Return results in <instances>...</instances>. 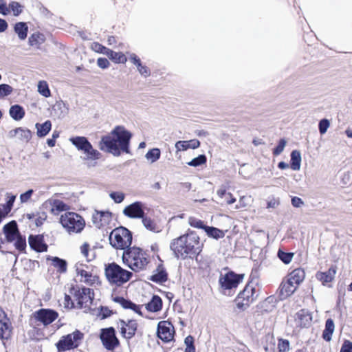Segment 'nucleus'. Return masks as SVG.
Listing matches in <instances>:
<instances>
[{
    "label": "nucleus",
    "mask_w": 352,
    "mask_h": 352,
    "mask_svg": "<svg viewBox=\"0 0 352 352\" xmlns=\"http://www.w3.org/2000/svg\"><path fill=\"white\" fill-rule=\"evenodd\" d=\"M130 132L124 126H118L108 135L103 136L99 143L102 151L119 156L121 152L129 153Z\"/></svg>",
    "instance_id": "1"
},
{
    "label": "nucleus",
    "mask_w": 352,
    "mask_h": 352,
    "mask_svg": "<svg viewBox=\"0 0 352 352\" xmlns=\"http://www.w3.org/2000/svg\"><path fill=\"white\" fill-rule=\"evenodd\" d=\"M201 248L199 237L192 232L175 239L170 243V249L175 256L182 259L199 254Z\"/></svg>",
    "instance_id": "2"
},
{
    "label": "nucleus",
    "mask_w": 352,
    "mask_h": 352,
    "mask_svg": "<svg viewBox=\"0 0 352 352\" xmlns=\"http://www.w3.org/2000/svg\"><path fill=\"white\" fill-rule=\"evenodd\" d=\"M123 263L133 271L138 272L144 270L149 263L148 255L142 249L137 247L129 248L122 254Z\"/></svg>",
    "instance_id": "3"
},
{
    "label": "nucleus",
    "mask_w": 352,
    "mask_h": 352,
    "mask_svg": "<svg viewBox=\"0 0 352 352\" xmlns=\"http://www.w3.org/2000/svg\"><path fill=\"white\" fill-rule=\"evenodd\" d=\"M105 275L111 284L120 286L130 280L132 273L112 263L106 266Z\"/></svg>",
    "instance_id": "4"
},
{
    "label": "nucleus",
    "mask_w": 352,
    "mask_h": 352,
    "mask_svg": "<svg viewBox=\"0 0 352 352\" xmlns=\"http://www.w3.org/2000/svg\"><path fill=\"white\" fill-rule=\"evenodd\" d=\"M110 244L116 249L126 250L129 248L132 242V234L127 228L119 227L109 234Z\"/></svg>",
    "instance_id": "5"
},
{
    "label": "nucleus",
    "mask_w": 352,
    "mask_h": 352,
    "mask_svg": "<svg viewBox=\"0 0 352 352\" xmlns=\"http://www.w3.org/2000/svg\"><path fill=\"white\" fill-rule=\"evenodd\" d=\"M60 223L69 234L80 233L85 226L83 218L77 213L72 212L62 214L60 218Z\"/></svg>",
    "instance_id": "6"
},
{
    "label": "nucleus",
    "mask_w": 352,
    "mask_h": 352,
    "mask_svg": "<svg viewBox=\"0 0 352 352\" xmlns=\"http://www.w3.org/2000/svg\"><path fill=\"white\" fill-rule=\"evenodd\" d=\"M70 293L76 302V307L89 308L92 304L94 292L91 289L76 287L72 288Z\"/></svg>",
    "instance_id": "7"
},
{
    "label": "nucleus",
    "mask_w": 352,
    "mask_h": 352,
    "mask_svg": "<svg viewBox=\"0 0 352 352\" xmlns=\"http://www.w3.org/2000/svg\"><path fill=\"white\" fill-rule=\"evenodd\" d=\"M82 338L83 334L79 331H76L61 337L59 341L56 344L58 351H65L78 347Z\"/></svg>",
    "instance_id": "8"
},
{
    "label": "nucleus",
    "mask_w": 352,
    "mask_h": 352,
    "mask_svg": "<svg viewBox=\"0 0 352 352\" xmlns=\"http://www.w3.org/2000/svg\"><path fill=\"white\" fill-rule=\"evenodd\" d=\"M243 278V275L236 274L232 272L221 276L219 279V283L223 294L228 296L232 295V291L238 287Z\"/></svg>",
    "instance_id": "9"
},
{
    "label": "nucleus",
    "mask_w": 352,
    "mask_h": 352,
    "mask_svg": "<svg viewBox=\"0 0 352 352\" xmlns=\"http://www.w3.org/2000/svg\"><path fill=\"white\" fill-rule=\"evenodd\" d=\"M75 269L76 277L80 282L91 285L97 280V276L93 274L91 266L78 262Z\"/></svg>",
    "instance_id": "10"
},
{
    "label": "nucleus",
    "mask_w": 352,
    "mask_h": 352,
    "mask_svg": "<svg viewBox=\"0 0 352 352\" xmlns=\"http://www.w3.org/2000/svg\"><path fill=\"white\" fill-rule=\"evenodd\" d=\"M102 344L107 350H113L119 345L114 328L102 329L100 336Z\"/></svg>",
    "instance_id": "11"
},
{
    "label": "nucleus",
    "mask_w": 352,
    "mask_h": 352,
    "mask_svg": "<svg viewBox=\"0 0 352 352\" xmlns=\"http://www.w3.org/2000/svg\"><path fill=\"white\" fill-rule=\"evenodd\" d=\"M118 328L120 330L122 336L127 339H131L135 334L138 329V323L134 320H128L124 321L120 320L118 322Z\"/></svg>",
    "instance_id": "12"
},
{
    "label": "nucleus",
    "mask_w": 352,
    "mask_h": 352,
    "mask_svg": "<svg viewBox=\"0 0 352 352\" xmlns=\"http://www.w3.org/2000/svg\"><path fill=\"white\" fill-rule=\"evenodd\" d=\"M144 205L140 201H135L126 206L122 213L131 219H141L144 214Z\"/></svg>",
    "instance_id": "13"
},
{
    "label": "nucleus",
    "mask_w": 352,
    "mask_h": 352,
    "mask_svg": "<svg viewBox=\"0 0 352 352\" xmlns=\"http://www.w3.org/2000/svg\"><path fill=\"white\" fill-rule=\"evenodd\" d=\"M157 336L165 342L173 340L174 329L170 322L168 321H160L157 325Z\"/></svg>",
    "instance_id": "14"
},
{
    "label": "nucleus",
    "mask_w": 352,
    "mask_h": 352,
    "mask_svg": "<svg viewBox=\"0 0 352 352\" xmlns=\"http://www.w3.org/2000/svg\"><path fill=\"white\" fill-rule=\"evenodd\" d=\"M36 320L44 325H48L58 318V313L52 309H41L34 314Z\"/></svg>",
    "instance_id": "15"
},
{
    "label": "nucleus",
    "mask_w": 352,
    "mask_h": 352,
    "mask_svg": "<svg viewBox=\"0 0 352 352\" xmlns=\"http://www.w3.org/2000/svg\"><path fill=\"white\" fill-rule=\"evenodd\" d=\"M296 285H294L287 278L284 279L278 290V297L283 300L290 296L296 289Z\"/></svg>",
    "instance_id": "16"
},
{
    "label": "nucleus",
    "mask_w": 352,
    "mask_h": 352,
    "mask_svg": "<svg viewBox=\"0 0 352 352\" xmlns=\"http://www.w3.org/2000/svg\"><path fill=\"white\" fill-rule=\"evenodd\" d=\"M82 152L84 154L82 160L87 162V166L89 167L94 166L96 163L94 162L92 164V162L99 160L102 156V154L98 150L95 149L91 144L86 147V148Z\"/></svg>",
    "instance_id": "17"
},
{
    "label": "nucleus",
    "mask_w": 352,
    "mask_h": 352,
    "mask_svg": "<svg viewBox=\"0 0 352 352\" xmlns=\"http://www.w3.org/2000/svg\"><path fill=\"white\" fill-rule=\"evenodd\" d=\"M43 206L45 208L50 207V212L55 215L58 214L60 212L66 211L69 209V206L65 204L63 201L55 199H50L47 200Z\"/></svg>",
    "instance_id": "18"
},
{
    "label": "nucleus",
    "mask_w": 352,
    "mask_h": 352,
    "mask_svg": "<svg viewBox=\"0 0 352 352\" xmlns=\"http://www.w3.org/2000/svg\"><path fill=\"white\" fill-rule=\"evenodd\" d=\"M8 136L11 139L18 138L20 140L28 142L32 138V133L29 129L19 127L10 131Z\"/></svg>",
    "instance_id": "19"
},
{
    "label": "nucleus",
    "mask_w": 352,
    "mask_h": 352,
    "mask_svg": "<svg viewBox=\"0 0 352 352\" xmlns=\"http://www.w3.org/2000/svg\"><path fill=\"white\" fill-rule=\"evenodd\" d=\"M3 232L8 242L14 241L20 235L17 224L14 221L6 224L3 227Z\"/></svg>",
    "instance_id": "20"
},
{
    "label": "nucleus",
    "mask_w": 352,
    "mask_h": 352,
    "mask_svg": "<svg viewBox=\"0 0 352 352\" xmlns=\"http://www.w3.org/2000/svg\"><path fill=\"white\" fill-rule=\"evenodd\" d=\"M336 266H331L327 271L317 272L316 276L323 285H325L327 283H331L334 279L336 274Z\"/></svg>",
    "instance_id": "21"
},
{
    "label": "nucleus",
    "mask_w": 352,
    "mask_h": 352,
    "mask_svg": "<svg viewBox=\"0 0 352 352\" xmlns=\"http://www.w3.org/2000/svg\"><path fill=\"white\" fill-rule=\"evenodd\" d=\"M29 243L30 247L37 252L47 251V245L44 243L43 236H30Z\"/></svg>",
    "instance_id": "22"
},
{
    "label": "nucleus",
    "mask_w": 352,
    "mask_h": 352,
    "mask_svg": "<svg viewBox=\"0 0 352 352\" xmlns=\"http://www.w3.org/2000/svg\"><path fill=\"white\" fill-rule=\"evenodd\" d=\"M200 146V142L197 139L190 140L188 141H177L175 147L177 152L184 151L189 148L195 149Z\"/></svg>",
    "instance_id": "23"
},
{
    "label": "nucleus",
    "mask_w": 352,
    "mask_h": 352,
    "mask_svg": "<svg viewBox=\"0 0 352 352\" xmlns=\"http://www.w3.org/2000/svg\"><path fill=\"white\" fill-rule=\"evenodd\" d=\"M305 278V272L301 268H298L293 270L287 276V278L290 280L294 285H298L303 281Z\"/></svg>",
    "instance_id": "24"
},
{
    "label": "nucleus",
    "mask_w": 352,
    "mask_h": 352,
    "mask_svg": "<svg viewBox=\"0 0 352 352\" xmlns=\"http://www.w3.org/2000/svg\"><path fill=\"white\" fill-rule=\"evenodd\" d=\"M114 301L120 304L123 308L130 309L133 310L135 313H137L140 316L142 315L140 307L139 305L134 304L131 301L126 300L122 297H116L114 298Z\"/></svg>",
    "instance_id": "25"
},
{
    "label": "nucleus",
    "mask_w": 352,
    "mask_h": 352,
    "mask_svg": "<svg viewBox=\"0 0 352 352\" xmlns=\"http://www.w3.org/2000/svg\"><path fill=\"white\" fill-rule=\"evenodd\" d=\"M69 142L78 150L83 151L91 143L84 136H75L69 139Z\"/></svg>",
    "instance_id": "26"
},
{
    "label": "nucleus",
    "mask_w": 352,
    "mask_h": 352,
    "mask_svg": "<svg viewBox=\"0 0 352 352\" xmlns=\"http://www.w3.org/2000/svg\"><path fill=\"white\" fill-rule=\"evenodd\" d=\"M254 287L252 285H247L243 290L239 294V299H242L243 301L250 303L254 300Z\"/></svg>",
    "instance_id": "27"
},
{
    "label": "nucleus",
    "mask_w": 352,
    "mask_h": 352,
    "mask_svg": "<svg viewBox=\"0 0 352 352\" xmlns=\"http://www.w3.org/2000/svg\"><path fill=\"white\" fill-rule=\"evenodd\" d=\"M14 31L20 40L24 41L28 36V26L25 22H18L14 26Z\"/></svg>",
    "instance_id": "28"
},
{
    "label": "nucleus",
    "mask_w": 352,
    "mask_h": 352,
    "mask_svg": "<svg viewBox=\"0 0 352 352\" xmlns=\"http://www.w3.org/2000/svg\"><path fill=\"white\" fill-rule=\"evenodd\" d=\"M218 197L223 201L224 203L230 205L236 201V199L233 197L232 194L227 192L224 186H221L217 191Z\"/></svg>",
    "instance_id": "29"
},
{
    "label": "nucleus",
    "mask_w": 352,
    "mask_h": 352,
    "mask_svg": "<svg viewBox=\"0 0 352 352\" xmlns=\"http://www.w3.org/2000/svg\"><path fill=\"white\" fill-rule=\"evenodd\" d=\"M151 280L155 283H164L167 280V273L162 265H159L153 274L151 276Z\"/></svg>",
    "instance_id": "30"
},
{
    "label": "nucleus",
    "mask_w": 352,
    "mask_h": 352,
    "mask_svg": "<svg viewBox=\"0 0 352 352\" xmlns=\"http://www.w3.org/2000/svg\"><path fill=\"white\" fill-rule=\"evenodd\" d=\"M36 129V135L39 138L46 136L52 129V122L50 120H46L44 123H36L35 125Z\"/></svg>",
    "instance_id": "31"
},
{
    "label": "nucleus",
    "mask_w": 352,
    "mask_h": 352,
    "mask_svg": "<svg viewBox=\"0 0 352 352\" xmlns=\"http://www.w3.org/2000/svg\"><path fill=\"white\" fill-rule=\"evenodd\" d=\"M334 322L331 318H328L325 322V327L322 332V338L329 342L331 340L332 334L334 331Z\"/></svg>",
    "instance_id": "32"
},
{
    "label": "nucleus",
    "mask_w": 352,
    "mask_h": 352,
    "mask_svg": "<svg viewBox=\"0 0 352 352\" xmlns=\"http://www.w3.org/2000/svg\"><path fill=\"white\" fill-rule=\"evenodd\" d=\"M45 41V36L43 34L36 32L32 34L28 38V43L30 46H34L39 49L40 46Z\"/></svg>",
    "instance_id": "33"
},
{
    "label": "nucleus",
    "mask_w": 352,
    "mask_h": 352,
    "mask_svg": "<svg viewBox=\"0 0 352 352\" xmlns=\"http://www.w3.org/2000/svg\"><path fill=\"white\" fill-rule=\"evenodd\" d=\"M263 345L265 352H274L276 341L274 336L270 333L266 334L263 338Z\"/></svg>",
    "instance_id": "34"
},
{
    "label": "nucleus",
    "mask_w": 352,
    "mask_h": 352,
    "mask_svg": "<svg viewBox=\"0 0 352 352\" xmlns=\"http://www.w3.org/2000/svg\"><path fill=\"white\" fill-rule=\"evenodd\" d=\"M162 301L160 296H153L149 302L146 305V308L148 311L152 312H157L162 309Z\"/></svg>",
    "instance_id": "35"
},
{
    "label": "nucleus",
    "mask_w": 352,
    "mask_h": 352,
    "mask_svg": "<svg viewBox=\"0 0 352 352\" xmlns=\"http://www.w3.org/2000/svg\"><path fill=\"white\" fill-rule=\"evenodd\" d=\"M9 113L10 116L16 121L21 120L25 116V111L23 108L19 104L12 106L10 109Z\"/></svg>",
    "instance_id": "36"
},
{
    "label": "nucleus",
    "mask_w": 352,
    "mask_h": 352,
    "mask_svg": "<svg viewBox=\"0 0 352 352\" xmlns=\"http://www.w3.org/2000/svg\"><path fill=\"white\" fill-rule=\"evenodd\" d=\"M295 322L297 326L305 327L308 324V311L305 309L299 311L296 314Z\"/></svg>",
    "instance_id": "37"
},
{
    "label": "nucleus",
    "mask_w": 352,
    "mask_h": 352,
    "mask_svg": "<svg viewBox=\"0 0 352 352\" xmlns=\"http://www.w3.org/2000/svg\"><path fill=\"white\" fill-rule=\"evenodd\" d=\"M301 164V155L300 153L294 150L291 153V164L290 167L294 170H299Z\"/></svg>",
    "instance_id": "38"
},
{
    "label": "nucleus",
    "mask_w": 352,
    "mask_h": 352,
    "mask_svg": "<svg viewBox=\"0 0 352 352\" xmlns=\"http://www.w3.org/2000/svg\"><path fill=\"white\" fill-rule=\"evenodd\" d=\"M141 219L142 223L146 230L152 232L159 231V228L153 219H152L149 217L145 216L144 214L143 217H142Z\"/></svg>",
    "instance_id": "39"
},
{
    "label": "nucleus",
    "mask_w": 352,
    "mask_h": 352,
    "mask_svg": "<svg viewBox=\"0 0 352 352\" xmlns=\"http://www.w3.org/2000/svg\"><path fill=\"white\" fill-rule=\"evenodd\" d=\"M161 155V151L157 148L150 149L145 155L146 159L151 163L157 161Z\"/></svg>",
    "instance_id": "40"
},
{
    "label": "nucleus",
    "mask_w": 352,
    "mask_h": 352,
    "mask_svg": "<svg viewBox=\"0 0 352 352\" xmlns=\"http://www.w3.org/2000/svg\"><path fill=\"white\" fill-rule=\"evenodd\" d=\"M205 231L208 236L218 239L224 236V233L222 230L214 228L207 226L205 228Z\"/></svg>",
    "instance_id": "41"
},
{
    "label": "nucleus",
    "mask_w": 352,
    "mask_h": 352,
    "mask_svg": "<svg viewBox=\"0 0 352 352\" xmlns=\"http://www.w3.org/2000/svg\"><path fill=\"white\" fill-rule=\"evenodd\" d=\"M52 265L60 273H65L67 271V262L62 258L54 257L52 258Z\"/></svg>",
    "instance_id": "42"
},
{
    "label": "nucleus",
    "mask_w": 352,
    "mask_h": 352,
    "mask_svg": "<svg viewBox=\"0 0 352 352\" xmlns=\"http://www.w3.org/2000/svg\"><path fill=\"white\" fill-rule=\"evenodd\" d=\"M7 202L5 205L3 206V208L1 210H3V212L6 215H7L11 210L13 204L16 199V195H12L10 193H6Z\"/></svg>",
    "instance_id": "43"
},
{
    "label": "nucleus",
    "mask_w": 352,
    "mask_h": 352,
    "mask_svg": "<svg viewBox=\"0 0 352 352\" xmlns=\"http://www.w3.org/2000/svg\"><path fill=\"white\" fill-rule=\"evenodd\" d=\"M11 329L7 322L0 324V338L7 340L10 338Z\"/></svg>",
    "instance_id": "44"
},
{
    "label": "nucleus",
    "mask_w": 352,
    "mask_h": 352,
    "mask_svg": "<svg viewBox=\"0 0 352 352\" xmlns=\"http://www.w3.org/2000/svg\"><path fill=\"white\" fill-rule=\"evenodd\" d=\"M38 91L43 96L47 98L50 96V90L46 81L41 80L38 83Z\"/></svg>",
    "instance_id": "45"
},
{
    "label": "nucleus",
    "mask_w": 352,
    "mask_h": 352,
    "mask_svg": "<svg viewBox=\"0 0 352 352\" xmlns=\"http://www.w3.org/2000/svg\"><path fill=\"white\" fill-rule=\"evenodd\" d=\"M8 8L10 9V12H12L15 16L21 14L23 8V6L16 1H11Z\"/></svg>",
    "instance_id": "46"
},
{
    "label": "nucleus",
    "mask_w": 352,
    "mask_h": 352,
    "mask_svg": "<svg viewBox=\"0 0 352 352\" xmlns=\"http://www.w3.org/2000/svg\"><path fill=\"white\" fill-rule=\"evenodd\" d=\"M206 156L205 155H199L198 157L192 159L187 164L190 166L197 167L204 164L206 162Z\"/></svg>",
    "instance_id": "47"
},
{
    "label": "nucleus",
    "mask_w": 352,
    "mask_h": 352,
    "mask_svg": "<svg viewBox=\"0 0 352 352\" xmlns=\"http://www.w3.org/2000/svg\"><path fill=\"white\" fill-rule=\"evenodd\" d=\"M110 59L116 63H125L127 61V58L122 52H113L112 56Z\"/></svg>",
    "instance_id": "48"
},
{
    "label": "nucleus",
    "mask_w": 352,
    "mask_h": 352,
    "mask_svg": "<svg viewBox=\"0 0 352 352\" xmlns=\"http://www.w3.org/2000/svg\"><path fill=\"white\" fill-rule=\"evenodd\" d=\"M330 126V121L327 118H322L319 121L318 130L320 135H324Z\"/></svg>",
    "instance_id": "49"
},
{
    "label": "nucleus",
    "mask_w": 352,
    "mask_h": 352,
    "mask_svg": "<svg viewBox=\"0 0 352 352\" xmlns=\"http://www.w3.org/2000/svg\"><path fill=\"white\" fill-rule=\"evenodd\" d=\"M293 256V253L285 252L282 250L278 252V258L285 264H288L292 261Z\"/></svg>",
    "instance_id": "50"
},
{
    "label": "nucleus",
    "mask_w": 352,
    "mask_h": 352,
    "mask_svg": "<svg viewBox=\"0 0 352 352\" xmlns=\"http://www.w3.org/2000/svg\"><path fill=\"white\" fill-rule=\"evenodd\" d=\"M13 88L8 84L0 85V98H4L12 94Z\"/></svg>",
    "instance_id": "51"
},
{
    "label": "nucleus",
    "mask_w": 352,
    "mask_h": 352,
    "mask_svg": "<svg viewBox=\"0 0 352 352\" xmlns=\"http://www.w3.org/2000/svg\"><path fill=\"white\" fill-rule=\"evenodd\" d=\"M14 241V246L17 250H19V251H23L25 250L26 247V241L25 237H23L20 234L17 236V238L15 239Z\"/></svg>",
    "instance_id": "52"
},
{
    "label": "nucleus",
    "mask_w": 352,
    "mask_h": 352,
    "mask_svg": "<svg viewBox=\"0 0 352 352\" xmlns=\"http://www.w3.org/2000/svg\"><path fill=\"white\" fill-rule=\"evenodd\" d=\"M188 223L190 226L192 227L204 229V230L205 228L207 227L204 224V222L202 221L195 217H190L188 219Z\"/></svg>",
    "instance_id": "53"
},
{
    "label": "nucleus",
    "mask_w": 352,
    "mask_h": 352,
    "mask_svg": "<svg viewBox=\"0 0 352 352\" xmlns=\"http://www.w3.org/2000/svg\"><path fill=\"white\" fill-rule=\"evenodd\" d=\"M279 352H288L289 350V342L287 340L279 339L278 343Z\"/></svg>",
    "instance_id": "54"
},
{
    "label": "nucleus",
    "mask_w": 352,
    "mask_h": 352,
    "mask_svg": "<svg viewBox=\"0 0 352 352\" xmlns=\"http://www.w3.org/2000/svg\"><path fill=\"white\" fill-rule=\"evenodd\" d=\"M102 215L101 214V212H99V211H96L94 214H93V217H92V221H93V223L97 227V228H101L102 227Z\"/></svg>",
    "instance_id": "55"
},
{
    "label": "nucleus",
    "mask_w": 352,
    "mask_h": 352,
    "mask_svg": "<svg viewBox=\"0 0 352 352\" xmlns=\"http://www.w3.org/2000/svg\"><path fill=\"white\" fill-rule=\"evenodd\" d=\"M129 60L136 67L137 70L143 65L140 58L135 53L129 54Z\"/></svg>",
    "instance_id": "56"
},
{
    "label": "nucleus",
    "mask_w": 352,
    "mask_h": 352,
    "mask_svg": "<svg viewBox=\"0 0 352 352\" xmlns=\"http://www.w3.org/2000/svg\"><path fill=\"white\" fill-rule=\"evenodd\" d=\"M110 197L114 201L116 204H120L122 202L124 199L125 195L122 192H112L110 193Z\"/></svg>",
    "instance_id": "57"
},
{
    "label": "nucleus",
    "mask_w": 352,
    "mask_h": 352,
    "mask_svg": "<svg viewBox=\"0 0 352 352\" xmlns=\"http://www.w3.org/2000/svg\"><path fill=\"white\" fill-rule=\"evenodd\" d=\"M89 248L90 245L87 243H84L80 247V252L86 258L87 261H91L94 258V256L89 255Z\"/></svg>",
    "instance_id": "58"
},
{
    "label": "nucleus",
    "mask_w": 352,
    "mask_h": 352,
    "mask_svg": "<svg viewBox=\"0 0 352 352\" xmlns=\"http://www.w3.org/2000/svg\"><path fill=\"white\" fill-rule=\"evenodd\" d=\"M287 144V141L285 139L280 140L277 146L274 148L273 154L274 155H280L284 150Z\"/></svg>",
    "instance_id": "59"
},
{
    "label": "nucleus",
    "mask_w": 352,
    "mask_h": 352,
    "mask_svg": "<svg viewBox=\"0 0 352 352\" xmlns=\"http://www.w3.org/2000/svg\"><path fill=\"white\" fill-rule=\"evenodd\" d=\"M340 352H352V342L349 340H344Z\"/></svg>",
    "instance_id": "60"
},
{
    "label": "nucleus",
    "mask_w": 352,
    "mask_h": 352,
    "mask_svg": "<svg viewBox=\"0 0 352 352\" xmlns=\"http://www.w3.org/2000/svg\"><path fill=\"white\" fill-rule=\"evenodd\" d=\"M138 72L144 78H147L151 75L150 69L144 64L138 69Z\"/></svg>",
    "instance_id": "61"
},
{
    "label": "nucleus",
    "mask_w": 352,
    "mask_h": 352,
    "mask_svg": "<svg viewBox=\"0 0 352 352\" xmlns=\"http://www.w3.org/2000/svg\"><path fill=\"white\" fill-rule=\"evenodd\" d=\"M235 301H236V307L240 310H245L250 305L249 302H248L246 301H243L242 299H239V296H237Z\"/></svg>",
    "instance_id": "62"
},
{
    "label": "nucleus",
    "mask_w": 352,
    "mask_h": 352,
    "mask_svg": "<svg viewBox=\"0 0 352 352\" xmlns=\"http://www.w3.org/2000/svg\"><path fill=\"white\" fill-rule=\"evenodd\" d=\"M106 47L99 43L94 42L91 44V48L97 53L102 54Z\"/></svg>",
    "instance_id": "63"
},
{
    "label": "nucleus",
    "mask_w": 352,
    "mask_h": 352,
    "mask_svg": "<svg viewBox=\"0 0 352 352\" xmlns=\"http://www.w3.org/2000/svg\"><path fill=\"white\" fill-rule=\"evenodd\" d=\"M10 13V9L7 6L5 0H0V14L2 15H8Z\"/></svg>",
    "instance_id": "64"
}]
</instances>
